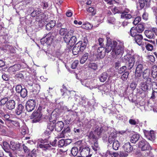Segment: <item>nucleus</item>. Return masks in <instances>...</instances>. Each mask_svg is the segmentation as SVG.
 Here are the masks:
<instances>
[{
	"mask_svg": "<svg viewBox=\"0 0 157 157\" xmlns=\"http://www.w3.org/2000/svg\"><path fill=\"white\" fill-rule=\"evenodd\" d=\"M10 98V96L8 95L7 97H5L2 98L0 100V106H2L4 105H6L7 101Z\"/></svg>",
	"mask_w": 157,
	"mask_h": 157,
	"instance_id": "f704fd0d",
	"label": "nucleus"
},
{
	"mask_svg": "<svg viewBox=\"0 0 157 157\" xmlns=\"http://www.w3.org/2000/svg\"><path fill=\"white\" fill-rule=\"evenodd\" d=\"M93 144H92L91 147L92 149L96 152L100 149V147L98 144V141L94 142Z\"/></svg>",
	"mask_w": 157,
	"mask_h": 157,
	"instance_id": "72a5a7b5",
	"label": "nucleus"
},
{
	"mask_svg": "<svg viewBox=\"0 0 157 157\" xmlns=\"http://www.w3.org/2000/svg\"><path fill=\"white\" fill-rule=\"evenodd\" d=\"M89 54L87 53H85L82 56L80 60V63L81 64L84 63L88 58Z\"/></svg>",
	"mask_w": 157,
	"mask_h": 157,
	"instance_id": "49530a36",
	"label": "nucleus"
},
{
	"mask_svg": "<svg viewBox=\"0 0 157 157\" xmlns=\"http://www.w3.org/2000/svg\"><path fill=\"white\" fill-rule=\"evenodd\" d=\"M28 155L26 157H36V152L35 149H34L30 152V151L28 153Z\"/></svg>",
	"mask_w": 157,
	"mask_h": 157,
	"instance_id": "8fccbe9b",
	"label": "nucleus"
},
{
	"mask_svg": "<svg viewBox=\"0 0 157 157\" xmlns=\"http://www.w3.org/2000/svg\"><path fill=\"white\" fill-rule=\"evenodd\" d=\"M142 73L135 71L134 74V81L138 83L142 80L141 75Z\"/></svg>",
	"mask_w": 157,
	"mask_h": 157,
	"instance_id": "412c9836",
	"label": "nucleus"
},
{
	"mask_svg": "<svg viewBox=\"0 0 157 157\" xmlns=\"http://www.w3.org/2000/svg\"><path fill=\"white\" fill-rule=\"evenodd\" d=\"M113 149L115 150H118L119 147L120 146V144L118 141L116 140L115 141H113Z\"/></svg>",
	"mask_w": 157,
	"mask_h": 157,
	"instance_id": "09e8293b",
	"label": "nucleus"
},
{
	"mask_svg": "<svg viewBox=\"0 0 157 157\" xmlns=\"http://www.w3.org/2000/svg\"><path fill=\"white\" fill-rule=\"evenodd\" d=\"M88 67L91 70L95 71L98 69V66L95 63H90L89 64Z\"/></svg>",
	"mask_w": 157,
	"mask_h": 157,
	"instance_id": "c03bdc74",
	"label": "nucleus"
},
{
	"mask_svg": "<svg viewBox=\"0 0 157 157\" xmlns=\"http://www.w3.org/2000/svg\"><path fill=\"white\" fill-rule=\"evenodd\" d=\"M78 64V60H75L71 64V68L73 69H75Z\"/></svg>",
	"mask_w": 157,
	"mask_h": 157,
	"instance_id": "69168bd1",
	"label": "nucleus"
},
{
	"mask_svg": "<svg viewBox=\"0 0 157 157\" xmlns=\"http://www.w3.org/2000/svg\"><path fill=\"white\" fill-rule=\"evenodd\" d=\"M139 4V7L138 10H142L144 8L145 5L144 0H138V2H136V3L137 8H138V5Z\"/></svg>",
	"mask_w": 157,
	"mask_h": 157,
	"instance_id": "2f4dec72",
	"label": "nucleus"
},
{
	"mask_svg": "<svg viewBox=\"0 0 157 157\" xmlns=\"http://www.w3.org/2000/svg\"><path fill=\"white\" fill-rule=\"evenodd\" d=\"M2 147L3 149L6 151H7L8 150L9 148H10V145H9L6 142H3Z\"/></svg>",
	"mask_w": 157,
	"mask_h": 157,
	"instance_id": "5fc2aeb1",
	"label": "nucleus"
},
{
	"mask_svg": "<svg viewBox=\"0 0 157 157\" xmlns=\"http://www.w3.org/2000/svg\"><path fill=\"white\" fill-rule=\"evenodd\" d=\"M139 33H141L144 30L145 27L144 23L138 24L135 27Z\"/></svg>",
	"mask_w": 157,
	"mask_h": 157,
	"instance_id": "473e14b6",
	"label": "nucleus"
},
{
	"mask_svg": "<svg viewBox=\"0 0 157 157\" xmlns=\"http://www.w3.org/2000/svg\"><path fill=\"white\" fill-rule=\"evenodd\" d=\"M64 41L66 43L67 48L69 51H71L72 48L74 45L77 41V38L75 36L69 34L68 32L63 37Z\"/></svg>",
	"mask_w": 157,
	"mask_h": 157,
	"instance_id": "f03ea898",
	"label": "nucleus"
},
{
	"mask_svg": "<svg viewBox=\"0 0 157 157\" xmlns=\"http://www.w3.org/2000/svg\"><path fill=\"white\" fill-rule=\"evenodd\" d=\"M128 122L129 123L132 125H136L139 123V121H136L133 119H129Z\"/></svg>",
	"mask_w": 157,
	"mask_h": 157,
	"instance_id": "774afa93",
	"label": "nucleus"
},
{
	"mask_svg": "<svg viewBox=\"0 0 157 157\" xmlns=\"http://www.w3.org/2000/svg\"><path fill=\"white\" fill-rule=\"evenodd\" d=\"M49 103L46 99H44L41 101L37 109L41 112L43 109L48 107V104Z\"/></svg>",
	"mask_w": 157,
	"mask_h": 157,
	"instance_id": "2eb2a0df",
	"label": "nucleus"
},
{
	"mask_svg": "<svg viewBox=\"0 0 157 157\" xmlns=\"http://www.w3.org/2000/svg\"><path fill=\"white\" fill-rule=\"evenodd\" d=\"M111 129L112 132H111L108 137V142L110 144H112L113 141H115L117 137L116 131L113 129Z\"/></svg>",
	"mask_w": 157,
	"mask_h": 157,
	"instance_id": "9b49d317",
	"label": "nucleus"
},
{
	"mask_svg": "<svg viewBox=\"0 0 157 157\" xmlns=\"http://www.w3.org/2000/svg\"><path fill=\"white\" fill-rule=\"evenodd\" d=\"M23 89L21 85H17L15 87L16 91L17 93L18 94H19Z\"/></svg>",
	"mask_w": 157,
	"mask_h": 157,
	"instance_id": "0e129e2a",
	"label": "nucleus"
},
{
	"mask_svg": "<svg viewBox=\"0 0 157 157\" xmlns=\"http://www.w3.org/2000/svg\"><path fill=\"white\" fill-rule=\"evenodd\" d=\"M108 77V74L106 72L102 73L99 77V80L100 82H104L106 80Z\"/></svg>",
	"mask_w": 157,
	"mask_h": 157,
	"instance_id": "4c0bfd02",
	"label": "nucleus"
},
{
	"mask_svg": "<svg viewBox=\"0 0 157 157\" xmlns=\"http://www.w3.org/2000/svg\"><path fill=\"white\" fill-rule=\"evenodd\" d=\"M144 33L145 36L149 39H153L155 37V35L153 33V32L152 30V29L150 30L147 29L145 30Z\"/></svg>",
	"mask_w": 157,
	"mask_h": 157,
	"instance_id": "6ab92c4d",
	"label": "nucleus"
},
{
	"mask_svg": "<svg viewBox=\"0 0 157 157\" xmlns=\"http://www.w3.org/2000/svg\"><path fill=\"white\" fill-rule=\"evenodd\" d=\"M139 138L140 135L138 134H135L132 136L130 141L132 143H135L138 140Z\"/></svg>",
	"mask_w": 157,
	"mask_h": 157,
	"instance_id": "e433bc0d",
	"label": "nucleus"
},
{
	"mask_svg": "<svg viewBox=\"0 0 157 157\" xmlns=\"http://www.w3.org/2000/svg\"><path fill=\"white\" fill-rule=\"evenodd\" d=\"M21 97L24 98L26 97L28 94V91L25 88H23V89L19 93Z\"/></svg>",
	"mask_w": 157,
	"mask_h": 157,
	"instance_id": "a18cd8bd",
	"label": "nucleus"
},
{
	"mask_svg": "<svg viewBox=\"0 0 157 157\" xmlns=\"http://www.w3.org/2000/svg\"><path fill=\"white\" fill-rule=\"evenodd\" d=\"M98 53V57L100 59L103 58L105 56L106 52L104 47H98L97 50Z\"/></svg>",
	"mask_w": 157,
	"mask_h": 157,
	"instance_id": "f8f14e48",
	"label": "nucleus"
},
{
	"mask_svg": "<svg viewBox=\"0 0 157 157\" xmlns=\"http://www.w3.org/2000/svg\"><path fill=\"white\" fill-rule=\"evenodd\" d=\"M70 132V129L69 127H67V128H64L63 130L62 131V133L61 134L62 135V136L61 137H64V134L66 133H68Z\"/></svg>",
	"mask_w": 157,
	"mask_h": 157,
	"instance_id": "864d4df0",
	"label": "nucleus"
},
{
	"mask_svg": "<svg viewBox=\"0 0 157 157\" xmlns=\"http://www.w3.org/2000/svg\"><path fill=\"white\" fill-rule=\"evenodd\" d=\"M142 74L143 79L146 80L144 82H141V88L143 91H146L151 89V86L152 79L149 78L151 74L150 70L147 68L144 71Z\"/></svg>",
	"mask_w": 157,
	"mask_h": 157,
	"instance_id": "f257e3e1",
	"label": "nucleus"
},
{
	"mask_svg": "<svg viewBox=\"0 0 157 157\" xmlns=\"http://www.w3.org/2000/svg\"><path fill=\"white\" fill-rule=\"evenodd\" d=\"M135 62V58L133 56H131L128 58V64L127 67L129 70H131L133 67Z\"/></svg>",
	"mask_w": 157,
	"mask_h": 157,
	"instance_id": "b1692460",
	"label": "nucleus"
},
{
	"mask_svg": "<svg viewBox=\"0 0 157 157\" xmlns=\"http://www.w3.org/2000/svg\"><path fill=\"white\" fill-rule=\"evenodd\" d=\"M20 120H10V123H11L14 126L17 128H19L20 127Z\"/></svg>",
	"mask_w": 157,
	"mask_h": 157,
	"instance_id": "58836bf2",
	"label": "nucleus"
},
{
	"mask_svg": "<svg viewBox=\"0 0 157 157\" xmlns=\"http://www.w3.org/2000/svg\"><path fill=\"white\" fill-rule=\"evenodd\" d=\"M56 24V22L55 20L51 21L49 23L46 25V29L48 30H50L55 26Z\"/></svg>",
	"mask_w": 157,
	"mask_h": 157,
	"instance_id": "c756f323",
	"label": "nucleus"
},
{
	"mask_svg": "<svg viewBox=\"0 0 157 157\" xmlns=\"http://www.w3.org/2000/svg\"><path fill=\"white\" fill-rule=\"evenodd\" d=\"M54 115H51L49 118V122L48 123L47 128L51 131H53L55 128V123L56 122V120L55 118L53 119Z\"/></svg>",
	"mask_w": 157,
	"mask_h": 157,
	"instance_id": "1a4fd4ad",
	"label": "nucleus"
},
{
	"mask_svg": "<svg viewBox=\"0 0 157 157\" xmlns=\"http://www.w3.org/2000/svg\"><path fill=\"white\" fill-rule=\"evenodd\" d=\"M38 97V95L37 94H33L31 95V99H29L26 104L25 108L27 111L31 112L34 109L36 106V101Z\"/></svg>",
	"mask_w": 157,
	"mask_h": 157,
	"instance_id": "7ed1b4c3",
	"label": "nucleus"
},
{
	"mask_svg": "<svg viewBox=\"0 0 157 157\" xmlns=\"http://www.w3.org/2000/svg\"><path fill=\"white\" fill-rule=\"evenodd\" d=\"M42 112L38 109L34 111L30 116V119H33L32 123H34L39 122L42 117Z\"/></svg>",
	"mask_w": 157,
	"mask_h": 157,
	"instance_id": "423d86ee",
	"label": "nucleus"
},
{
	"mask_svg": "<svg viewBox=\"0 0 157 157\" xmlns=\"http://www.w3.org/2000/svg\"><path fill=\"white\" fill-rule=\"evenodd\" d=\"M68 30L67 28H61L59 31V33L60 35L62 36H64L67 33H68Z\"/></svg>",
	"mask_w": 157,
	"mask_h": 157,
	"instance_id": "603ef678",
	"label": "nucleus"
},
{
	"mask_svg": "<svg viewBox=\"0 0 157 157\" xmlns=\"http://www.w3.org/2000/svg\"><path fill=\"white\" fill-rule=\"evenodd\" d=\"M46 17L45 14L41 12V13L36 17V20L37 21H40L44 20Z\"/></svg>",
	"mask_w": 157,
	"mask_h": 157,
	"instance_id": "ea45409f",
	"label": "nucleus"
},
{
	"mask_svg": "<svg viewBox=\"0 0 157 157\" xmlns=\"http://www.w3.org/2000/svg\"><path fill=\"white\" fill-rule=\"evenodd\" d=\"M92 25L89 23H87L83 25V27L86 29H89L92 28Z\"/></svg>",
	"mask_w": 157,
	"mask_h": 157,
	"instance_id": "052dcab7",
	"label": "nucleus"
},
{
	"mask_svg": "<svg viewBox=\"0 0 157 157\" xmlns=\"http://www.w3.org/2000/svg\"><path fill=\"white\" fill-rule=\"evenodd\" d=\"M123 148L125 152L128 153L131 152L133 150V147L129 142L125 143L123 146Z\"/></svg>",
	"mask_w": 157,
	"mask_h": 157,
	"instance_id": "dca6fc26",
	"label": "nucleus"
},
{
	"mask_svg": "<svg viewBox=\"0 0 157 157\" xmlns=\"http://www.w3.org/2000/svg\"><path fill=\"white\" fill-rule=\"evenodd\" d=\"M128 33L131 36L133 37L139 34L137 30H136V27H132L130 31Z\"/></svg>",
	"mask_w": 157,
	"mask_h": 157,
	"instance_id": "7c9ffc66",
	"label": "nucleus"
},
{
	"mask_svg": "<svg viewBox=\"0 0 157 157\" xmlns=\"http://www.w3.org/2000/svg\"><path fill=\"white\" fill-rule=\"evenodd\" d=\"M136 67L135 71L142 73L144 67L143 66L142 63V62H140L138 61H136Z\"/></svg>",
	"mask_w": 157,
	"mask_h": 157,
	"instance_id": "bb28decb",
	"label": "nucleus"
},
{
	"mask_svg": "<svg viewBox=\"0 0 157 157\" xmlns=\"http://www.w3.org/2000/svg\"><path fill=\"white\" fill-rule=\"evenodd\" d=\"M145 47L147 50L148 51H152L154 49L153 45L149 43L145 42Z\"/></svg>",
	"mask_w": 157,
	"mask_h": 157,
	"instance_id": "79ce46f5",
	"label": "nucleus"
},
{
	"mask_svg": "<svg viewBox=\"0 0 157 157\" xmlns=\"http://www.w3.org/2000/svg\"><path fill=\"white\" fill-rule=\"evenodd\" d=\"M41 5L43 9H47L49 6L48 0H42L41 3Z\"/></svg>",
	"mask_w": 157,
	"mask_h": 157,
	"instance_id": "37998d69",
	"label": "nucleus"
},
{
	"mask_svg": "<svg viewBox=\"0 0 157 157\" xmlns=\"http://www.w3.org/2000/svg\"><path fill=\"white\" fill-rule=\"evenodd\" d=\"M87 41V38L85 37H84L83 41L82 40L79 41L77 44V45L78 46L80 49L81 50V52H83L86 48V41Z\"/></svg>",
	"mask_w": 157,
	"mask_h": 157,
	"instance_id": "ddd939ff",
	"label": "nucleus"
},
{
	"mask_svg": "<svg viewBox=\"0 0 157 157\" xmlns=\"http://www.w3.org/2000/svg\"><path fill=\"white\" fill-rule=\"evenodd\" d=\"M134 37L135 41L136 44L139 46L142 45L143 36L141 34H139Z\"/></svg>",
	"mask_w": 157,
	"mask_h": 157,
	"instance_id": "a211bd4d",
	"label": "nucleus"
},
{
	"mask_svg": "<svg viewBox=\"0 0 157 157\" xmlns=\"http://www.w3.org/2000/svg\"><path fill=\"white\" fill-rule=\"evenodd\" d=\"M91 149L88 146L80 147L79 148L80 155L83 157H91L92 153H91Z\"/></svg>",
	"mask_w": 157,
	"mask_h": 157,
	"instance_id": "39448f33",
	"label": "nucleus"
},
{
	"mask_svg": "<svg viewBox=\"0 0 157 157\" xmlns=\"http://www.w3.org/2000/svg\"><path fill=\"white\" fill-rule=\"evenodd\" d=\"M113 13L115 14L116 13L122 14L123 12V8L122 6H115L112 10Z\"/></svg>",
	"mask_w": 157,
	"mask_h": 157,
	"instance_id": "c85d7f7f",
	"label": "nucleus"
},
{
	"mask_svg": "<svg viewBox=\"0 0 157 157\" xmlns=\"http://www.w3.org/2000/svg\"><path fill=\"white\" fill-rule=\"evenodd\" d=\"M143 132L145 136L147 139L151 141L155 139V136L154 131L151 130L149 131L144 130Z\"/></svg>",
	"mask_w": 157,
	"mask_h": 157,
	"instance_id": "9d476101",
	"label": "nucleus"
},
{
	"mask_svg": "<svg viewBox=\"0 0 157 157\" xmlns=\"http://www.w3.org/2000/svg\"><path fill=\"white\" fill-rule=\"evenodd\" d=\"M79 51L81 52V50L78 46L76 44L74 46L72 49V52L74 55H77Z\"/></svg>",
	"mask_w": 157,
	"mask_h": 157,
	"instance_id": "a19ab883",
	"label": "nucleus"
},
{
	"mask_svg": "<svg viewBox=\"0 0 157 157\" xmlns=\"http://www.w3.org/2000/svg\"><path fill=\"white\" fill-rule=\"evenodd\" d=\"M113 42H111L110 41L107 43L106 44L105 47V49L107 53H109L112 50H113Z\"/></svg>",
	"mask_w": 157,
	"mask_h": 157,
	"instance_id": "a878e982",
	"label": "nucleus"
},
{
	"mask_svg": "<svg viewBox=\"0 0 157 157\" xmlns=\"http://www.w3.org/2000/svg\"><path fill=\"white\" fill-rule=\"evenodd\" d=\"M87 11L89 13H91V15L93 16L96 13V11L93 7H90L88 8Z\"/></svg>",
	"mask_w": 157,
	"mask_h": 157,
	"instance_id": "6e6d98bb",
	"label": "nucleus"
},
{
	"mask_svg": "<svg viewBox=\"0 0 157 157\" xmlns=\"http://www.w3.org/2000/svg\"><path fill=\"white\" fill-rule=\"evenodd\" d=\"M78 151V148L75 147H73L71 151V153L72 155L75 156L77 155Z\"/></svg>",
	"mask_w": 157,
	"mask_h": 157,
	"instance_id": "de8ad7c7",
	"label": "nucleus"
},
{
	"mask_svg": "<svg viewBox=\"0 0 157 157\" xmlns=\"http://www.w3.org/2000/svg\"><path fill=\"white\" fill-rule=\"evenodd\" d=\"M16 103L13 99L9 100L7 101L6 105H5L6 108L9 110H12L13 109L15 106Z\"/></svg>",
	"mask_w": 157,
	"mask_h": 157,
	"instance_id": "4468645a",
	"label": "nucleus"
},
{
	"mask_svg": "<svg viewBox=\"0 0 157 157\" xmlns=\"http://www.w3.org/2000/svg\"><path fill=\"white\" fill-rule=\"evenodd\" d=\"M54 36H51V33H49L46 35V44L50 45L53 42Z\"/></svg>",
	"mask_w": 157,
	"mask_h": 157,
	"instance_id": "4be33fe9",
	"label": "nucleus"
},
{
	"mask_svg": "<svg viewBox=\"0 0 157 157\" xmlns=\"http://www.w3.org/2000/svg\"><path fill=\"white\" fill-rule=\"evenodd\" d=\"M24 111V106L22 104H19L15 111L16 114L19 115L21 114Z\"/></svg>",
	"mask_w": 157,
	"mask_h": 157,
	"instance_id": "aec40b11",
	"label": "nucleus"
},
{
	"mask_svg": "<svg viewBox=\"0 0 157 157\" xmlns=\"http://www.w3.org/2000/svg\"><path fill=\"white\" fill-rule=\"evenodd\" d=\"M88 137L89 140L93 142L97 141L99 138L92 131L90 132Z\"/></svg>",
	"mask_w": 157,
	"mask_h": 157,
	"instance_id": "5701e85b",
	"label": "nucleus"
},
{
	"mask_svg": "<svg viewBox=\"0 0 157 157\" xmlns=\"http://www.w3.org/2000/svg\"><path fill=\"white\" fill-rule=\"evenodd\" d=\"M104 131L103 128L102 127H96L94 131V133L98 137H100L102 133Z\"/></svg>",
	"mask_w": 157,
	"mask_h": 157,
	"instance_id": "393cba45",
	"label": "nucleus"
},
{
	"mask_svg": "<svg viewBox=\"0 0 157 157\" xmlns=\"http://www.w3.org/2000/svg\"><path fill=\"white\" fill-rule=\"evenodd\" d=\"M65 146L64 139H62L58 141V146L61 147Z\"/></svg>",
	"mask_w": 157,
	"mask_h": 157,
	"instance_id": "e2e57ef3",
	"label": "nucleus"
},
{
	"mask_svg": "<svg viewBox=\"0 0 157 157\" xmlns=\"http://www.w3.org/2000/svg\"><path fill=\"white\" fill-rule=\"evenodd\" d=\"M141 20V18L140 16H138L135 18L134 20L133 21V24L136 25H138V23Z\"/></svg>",
	"mask_w": 157,
	"mask_h": 157,
	"instance_id": "bf43d9fd",
	"label": "nucleus"
},
{
	"mask_svg": "<svg viewBox=\"0 0 157 157\" xmlns=\"http://www.w3.org/2000/svg\"><path fill=\"white\" fill-rule=\"evenodd\" d=\"M40 144L38 145V147L43 150L47 151V150H52V146L48 143L47 140H42L40 141Z\"/></svg>",
	"mask_w": 157,
	"mask_h": 157,
	"instance_id": "6e6552de",
	"label": "nucleus"
},
{
	"mask_svg": "<svg viewBox=\"0 0 157 157\" xmlns=\"http://www.w3.org/2000/svg\"><path fill=\"white\" fill-rule=\"evenodd\" d=\"M19 145L17 142L11 141L10 144V148L13 150H17L19 147Z\"/></svg>",
	"mask_w": 157,
	"mask_h": 157,
	"instance_id": "c9c22d12",
	"label": "nucleus"
},
{
	"mask_svg": "<svg viewBox=\"0 0 157 157\" xmlns=\"http://www.w3.org/2000/svg\"><path fill=\"white\" fill-rule=\"evenodd\" d=\"M55 129L57 132L61 131L64 126V124L62 121H58L55 123Z\"/></svg>",
	"mask_w": 157,
	"mask_h": 157,
	"instance_id": "f3484780",
	"label": "nucleus"
},
{
	"mask_svg": "<svg viewBox=\"0 0 157 157\" xmlns=\"http://www.w3.org/2000/svg\"><path fill=\"white\" fill-rule=\"evenodd\" d=\"M156 95H157V89L152 90L151 95L150 98L151 99H155Z\"/></svg>",
	"mask_w": 157,
	"mask_h": 157,
	"instance_id": "680f3d73",
	"label": "nucleus"
},
{
	"mask_svg": "<svg viewBox=\"0 0 157 157\" xmlns=\"http://www.w3.org/2000/svg\"><path fill=\"white\" fill-rule=\"evenodd\" d=\"M138 146L142 151H149L151 149V147L149 144L144 139L139 141Z\"/></svg>",
	"mask_w": 157,
	"mask_h": 157,
	"instance_id": "0eeeda50",
	"label": "nucleus"
},
{
	"mask_svg": "<svg viewBox=\"0 0 157 157\" xmlns=\"http://www.w3.org/2000/svg\"><path fill=\"white\" fill-rule=\"evenodd\" d=\"M22 148L24 152L28 154L30 151L29 148L24 144H22Z\"/></svg>",
	"mask_w": 157,
	"mask_h": 157,
	"instance_id": "13d9d810",
	"label": "nucleus"
},
{
	"mask_svg": "<svg viewBox=\"0 0 157 157\" xmlns=\"http://www.w3.org/2000/svg\"><path fill=\"white\" fill-rule=\"evenodd\" d=\"M121 18L122 19H130L132 17V16L130 13H122L121 14Z\"/></svg>",
	"mask_w": 157,
	"mask_h": 157,
	"instance_id": "3c124183",
	"label": "nucleus"
},
{
	"mask_svg": "<svg viewBox=\"0 0 157 157\" xmlns=\"http://www.w3.org/2000/svg\"><path fill=\"white\" fill-rule=\"evenodd\" d=\"M20 68L19 64H16L10 67L8 69V71L10 73L18 71Z\"/></svg>",
	"mask_w": 157,
	"mask_h": 157,
	"instance_id": "cd10ccee",
	"label": "nucleus"
},
{
	"mask_svg": "<svg viewBox=\"0 0 157 157\" xmlns=\"http://www.w3.org/2000/svg\"><path fill=\"white\" fill-rule=\"evenodd\" d=\"M113 52L115 53L116 55H122L124 52V43L123 42L118 40L117 42L113 41Z\"/></svg>",
	"mask_w": 157,
	"mask_h": 157,
	"instance_id": "20e7f679",
	"label": "nucleus"
},
{
	"mask_svg": "<svg viewBox=\"0 0 157 157\" xmlns=\"http://www.w3.org/2000/svg\"><path fill=\"white\" fill-rule=\"evenodd\" d=\"M129 75V72L128 71H126L124 72L121 76V78L123 81L126 80L128 77Z\"/></svg>",
	"mask_w": 157,
	"mask_h": 157,
	"instance_id": "4d7b16f0",
	"label": "nucleus"
},
{
	"mask_svg": "<svg viewBox=\"0 0 157 157\" xmlns=\"http://www.w3.org/2000/svg\"><path fill=\"white\" fill-rule=\"evenodd\" d=\"M127 69V67L125 66H123L121 67L118 71V73L120 74H122Z\"/></svg>",
	"mask_w": 157,
	"mask_h": 157,
	"instance_id": "338daca9",
	"label": "nucleus"
}]
</instances>
